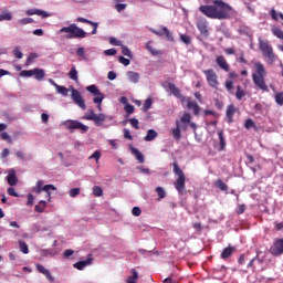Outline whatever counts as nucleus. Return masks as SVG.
<instances>
[{"label":"nucleus","mask_w":283,"mask_h":283,"mask_svg":"<svg viewBox=\"0 0 283 283\" xmlns=\"http://www.w3.org/2000/svg\"><path fill=\"white\" fill-rule=\"evenodd\" d=\"M214 187H217V189H220V191H229V186L224 184L222 179H217L214 181Z\"/></svg>","instance_id":"obj_29"},{"label":"nucleus","mask_w":283,"mask_h":283,"mask_svg":"<svg viewBox=\"0 0 283 283\" xmlns=\"http://www.w3.org/2000/svg\"><path fill=\"white\" fill-rule=\"evenodd\" d=\"M187 178L182 169L178 168V193L179 196H185L187 193V188H185V182Z\"/></svg>","instance_id":"obj_12"},{"label":"nucleus","mask_w":283,"mask_h":283,"mask_svg":"<svg viewBox=\"0 0 283 283\" xmlns=\"http://www.w3.org/2000/svg\"><path fill=\"white\" fill-rule=\"evenodd\" d=\"M7 192L9 196H13V198H19V192L12 187L8 188Z\"/></svg>","instance_id":"obj_59"},{"label":"nucleus","mask_w":283,"mask_h":283,"mask_svg":"<svg viewBox=\"0 0 283 283\" xmlns=\"http://www.w3.org/2000/svg\"><path fill=\"white\" fill-rule=\"evenodd\" d=\"M118 62L122 63V65H125V67H127V65H129V63H132V61H129V59H127V57H125L123 55H120L118 57Z\"/></svg>","instance_id":"obj_50"},{"label":"nucleus","mask_w":283,"mask_h":283,"mask_svg":"<svg viewBox=\"0 0 283 283\" xmlns=\"http://www.w3.org/2000/svg\"><path fill=\"white\" fill-rule=\"evenodd\" d=\"M234 115H235V106L233 104H231L227 108L228 123H233V116Z\"/></svg>","instance_id":"obj_26"},{"label":"nucleus","mask_w":283,"mask_h":283,"mask_svg":"<svg viewBox=\"0 0 283 283\" xmlns=\"http://www.w3.org/2000/svg\"><path fill=\"white\" fill-rule=\"evenodd\" d=\"M153 34H156L157 36H165L166 41H174V35H171V32L167 27H163L160 29H150Z\"/></svg>","instance_id":"obj_13"},{"label":"nucleus","mask_w":283,"mask_h":283,"mask_svg":"<svg viewBox=\"0 0 283 283\" xmlns=\"http://www.w3.org/2000/svg\"><path fill=\"white\" fill-rule=\"evenodd\" d=\"M86 90L90 92V94H93L95 96L93 98V103L97 105L98 112H103V101H105V94L101 93V90H98L97 85H90L86 87Z\"/></svg>","instance_id":"obj_6"},{"label":"nucleus","mask_w":283,"mask_h":283,"mask_svg":"<svg viewBox=\"0 0 283 283\" xmlns=\"http://www.w3.org/2000/svg\"><path fill=\"white\" fill-rule=\"evenodd\" d=\"M203 74H205L210 87L218 90V85L220 83L218 82V74L216 73V71H213V69H209V70L203 71Z\"/></svg>","instance_id":"obj_10"},{"label":"nucleus","mask_w":283,"mask_h":283,"mask_svg":"<svg viewBox=\"0 0 283 283\" xmlns=\"http://www.w3.org/2000/svg\"><path fill=\"white\" fill-rule=\"evenodd\" d=\"M189 127L195 130L198 129L196 123L191 122V114L185 113L180 118L179 129H184L186 132V129H189Z\"/></svg>","instance_id":"obj_9"},{"label":"nucleus","mask_w":283,"mask_h":283,"mask_svg":"<svg viewBox=\"0 0 283 283\" xmlns=\"http://www.w3.org/2000/svg\"><path fill=\"white\" fill-rule=\"evenodd\" d=\"M132 273L133 275L127 277L126 283H136V280L138 279V272L132 270Z\"/></svg>","instance_id":"obj_41"},{"label":"nucleus","mask_w":283,"mask_h":283,"mask_svg":"<svg viewBox=\"0 0 283 283\" xmlns=\"http://www.w3.org/2000/svg\"><path fill=\"white\" fill-rule=\"evenodd\" d=\"M18 244L21 253H24V255H28V253H30V248L28 247V243H25V241L19 240Z\"/></svg>","instance_id":"obj_30"},{"label":"nucleus","mask_w":283,"mask_h":283,"mask_svg":"<svg viewBox=\"0 0 283 283\" xmlns=\"http://www.w3.org/2000/svg\"><path fill=\"white\" fill-rule=\"evenodd\" d=\"M101 156H102V154H101V150H96L92 156H90L88 158H90V160H96V163H98V160H101Z\"/></svg>","instance_id":"obj_51"},{"label":"nucleus","mask_w":283,"mask_h":283,"mask_svg":"<svg viewBox=\"0 0 283 283\" xmlns=\"http://www.w3.org/2000/svg\"><path fill=\"white\" fill-rule=\"evenodd\" d=\"M233 253H235V248L229 245L228 248H226L222 253H221V260H229V258H231V255H233Z\"/></svg>","instance_id":"obj_20"},{"label":"nucleus","mask_w":283,"mask_h":283,"mask_svg":"<svg viewBox=\"0 0 283 283\" xmlns=\"http://www.w3.org/2000/svg\"><path fill=\"white\" fill-rule=\"evenodd\" d=\"M0 138H1L2 140H7L8 143H12V138H11L10 135H9L8 133H6V132H2V133L0 134Z\"/></svg>","instance_id":"obj_56"},{"label":"nucleus","mask_w":283,"mask_h":283,"mask_svg":"<svg viewBox=\"0 0 283 283\" xmlns=\"http://www.w3.org/2000/svg\"><path fill=\"white\" fill-rule=\"evenodd\" d=\"M93 196H95V198H101V196H103V188H101L99 186H94Z\"/></svg>","instance_id":"obj_40"},{"label":"nucleus","mask_w":283,"mask_h":283,"mask_svg":"<svg viewBox=\"0 0 283 283\" xmlns=\"http://www.w3.org/2000/svg\"><path fill=\"white\" fill-rule=\"evenodd\" d=\"M71 98L75 105H78L83 111L87 109V106L85 105V99H83V95H81V92L78 90L72 87L71 88Z\"/></svg>","instance_id":"obj_11"},{"label":"nucleus","mask_w":283,"mask_h":283,"mask_svg":"<svg viewBox=\"0 0 283 283\" xmlns=\"http://www.w3.org/2000/svg\"><path fill=\"white\" fill-rule=\"evenodd\" d=\"M76 21L78 23H87V25H92V28H93L92 34H96V32L98 30V22H94V21L85 19V18H77Z\"/></svg>","instance_id":"obj_18"},{"label":"nucleus","mask_w":283,"mask_h":283,"mask_svg":"<svg viewBox=\"0 0 283 283\" xmlns=\"http://www.w3.org/2000/svg\"><path fill=\"white\" fill-rule=\"evenodd\" d=\"M275 101L277 105H283V92L276 93L275 94Z\"/></svg>","instance_id":"obj_52"},{"label":"nucleus","mask_w":283,"mask_h":283,"mask_svg":"<svg viewBox=\"0 0 283 283\" xmlns=\"http://www.w3.org/2000/svg\"><path fill=\"white\" fill-rule=\"evenodd\" d=\"M254 67L256 72L252 74V81L254 85H256V87L263 92H269V86L266 85V82H264V77L266 76V69H264V64L256 62Z\"/></svg>","instance_id":"obj_2"},{"label":"nucleus","mask_w":283,"mask_h":283,"mask_svg":"<svg viewBox=\"0 0 283 283\" xmlns=\"http://www.w3.org/2000/svg\"><path fill=\"white\" fill-rule=\"evenodd\" d=\"M244 127H245V129H251L252 127H255V122H253V119L249 118L245 120Z\"/></svg>","instance_id":"obj_54"},{"label":"nucleus","mask_w":283,"mask_h":283,"mask_svg":"<svg viewBox=\"0 0 283 283\" xmlns=\"http://www.w3.org/2000/svg\"><path fill=\"white\" fill-rule=\"evenodd\" d=\"M69 78L71 81H78V71H76V66H73L69 73Z\"/></svg>","instance_id":"obj_36"},{"label":"nucleus","mask_w":283,"mask_h":283,"mask_svg":"<svg viewBox=\"0 0 283 283\" xmlns=\"http://www.w3.org/2000/svg\"><path fill=\"white\" fill-rule=\"evenodd\" d=\"M38 57H39V54H36V53H31V54L29 55V57L27 59L28 65L34 63V59H38Z\"/></svg>","instance_id":"obj_55"},{"label":"nucleus","mask_w":283,"mask_h":283,"mask_svg":"<svg viewBox=\"0 0 283 283\" xmlns=\"http://www.w3.org/2000/svg\"><path fill=\"white\" fill-rule=\"evenodd\" d=\"M35 269L39 271V273H42V275H45L49 282H54V276H52V274L50 273V270L45 269V266L41 264H35Z\"/></svg>","instance_id":"obj_17"},{"label":"nucleus","mask_w":283,"mask_h":283,"mask_svg":"<svg viewBox=\"0 0 283 283\" xmlns=\"http://www.w3.org/2000/svg\"><path fill=\"white\" fill-rule=\"evenodd\" d=\"M125 8H127V4L117 3L115 6V9L117 10V12H123V10H125Z\"/></svg>","instance_id":"obj_63"},{"label":"nucleus","mask_w":283,"mask_h":283,"mask_svg":"<svg viewBox=\"0 0 283 283\" xmlns=\"http://www.w3.org/2000/svg\"><path fill=\"white\" fill-rule=\"evenodd\" d=\"M188 109H192L195 116H200V106L196 102H188L187 104Z\"/></svg>","instance_id":"obj_27"},{"label":"nucleus","mask_w":283,"mask_h":283,"mask_svg":"<svg viewBox=\"0 0 283 283\" xmlns=\"http://www.w3.org/2000/svg\"><path fill=\"white\" fill-rule=\"evenodd\" d=\"M44 182L43 180H39L35 185V187L33 188L34 193H41V191H45L46 192V198H51V193L50 191H56V187H54V185H45L43 186Z\"/></svg>","instance_id":"obj_8"},{"label":"nucleus","mask_w":283,"mask_h":283,"mask_svg":"<svg viewBox=\"0 0 283 283\" xmlns=\"http://www.w3.org/2000/svg\"><path fill=\"white\" fill-rule=\"evenodd\" d=\"M55 90H56V93L62 94V96H67V94H70V90H67V87L65 86L55 85Z\"/></svg>","instance_id":"obj_35"},{"label":"nucleus","mask_w":283,"mask_h":283,"mask_svg":"<svg viewBox=\"0 0 283 283\" xmlns=\"http://www.w3.org/2000/svg\"><path fill=\"white\" fill-rule=\"evenodd\" d=\"M270 14L274 21H277V17H280V19H282V21H283V13H277V11H275V9H272L270 11Z\"/></svg>","instance_id":"obj_45"},{"label":"nucleus","mask_w":283,"mask_h":283,"mask_svg":"<svg viewBox=\"0 0 283 283\" xmlns=\"http://www.w3.org/2000/svg\"><path fill=\"white\" fill-rule=\"evenodd\" d=\"M197 28H198L200 34H202V36H209V24L207 23V21L199 20L197 22Z\"/></svg>","instance_id":"obj_15"},{"label":"nucleus","mask_w":283,"mask_h":283,"mask_svg":"<svg viewBox=\"0 0 283 283\" xmlns=\"http://www.w3.org/2000/svg\"><path fill=\"white\" fill-rule=\"evenodd\" d=\"M33 76L35 81H43L45 78V71L43 69H33Z\"/></svg>","instance_id":"obj_25"},{"label":"nucleus","mask_w":283,"mask_h":283,"mask_svg":"<svg viewBox=\"0 0 283 283\" xmlns=\"http://www.w3.org/2000/svg\"><path fill=\"white\" fill-rule=\"evenodd\" d=\"M76 55L85 59V48L81 46L76 50Z\"/></svg>","instance_id":"obj_61"},{"label":"nucleus","mask_w":283,"mask_h":283,"mask_svg":"<svg viewBox=\"0 0 283 283\" xmlns=\"http://www.w3.org/2000/svg\"><path fill=\"white\" fill-rule=\"evenodd\" d=\"M226 90H228V92H231V90H233V81H227L226 82Z\"/></svg>","instance_id":"obj_64"},{"label":"nucleus","mask_w":283,"mask_h":283,"mask_svg":"<svg viewBox=\"0 0 283 283\" xmlns=\"http://www.w3.org/2000/svg\"><path fill=\"white\" fill-rule=\"evenodd\" d=\"M259 50L262 52L263 56L270 61V63H274L275 59H277L275 53H273V46H271V43L262 40V38H259Z\"/></svg>","instance_id":"obj_4"},{"label":"nucleus","mask_w":283,"mask_h":283,"mask_svg":"<svg viewBox=\"0 0 283 283\" xmlns=\"http://www.w3.org/2000/svg\"><path fill=\"white\" fill-rule=\"evenodd\" d=\"M13 55L15 59H23V52H21V49L19 46H15L13 49Z\"/></svg>","instance_id":"obj_47"},{"label":"nucleus","mask_w":283,"mask_h":283,"mask_svg":"<svg viewBox=\"0 0 283 283\" xmlns=\"http://www.w3.org/2000/svg\"><path fill=\"white\" fill-rule=\"evenodd\" d=\"M156 138H158V133L155 129H149L144 137V140L146 143H151V140H156Z\"/></svg>","instance_id":"obj_23"},{"label":"nucleus","mask_w":283,"mask_h":283,"mask_svg":"<svg viewBox=\"0 0 283 283\" xmlns=\"http://www.w3.org/2000/svg\"><path fill=\"white\" fill-rule=\"evenodd\" d=\"M83 119L92 120L96 127H103V123L107 120V115L104 113L96 114L94 109H88V113L83 116Z\"/></svg>","instance_id":"obj_7"},{"label":"nucleus","mask_w":283,"mask_h":283,"mask_svg":"<svg viewBox=\"0 0 283 283\" xmlns=\"http://www.w3.org/2000/svg\"><path fill=\"white\" fill-rule=\"evenodd\" d=\"M127 77L130 81V83H138V81H140V74H138L134 71H128Z\"/></svg>","instance_id":"obj_28"},{"label":"nucleus","mask_w":283,"mask_h":283,"mask_svg":"<svg viewBox=\"0 0 283 283\" xmlns=\"http://www.w3.org/2000/svg\"><path fill=\"white\" fill-rule=\"evenodd\" d=\"M129 123L134 129H140V126L138 125V119L137 118H130Z\"/></svg>","instance_id":"obj_60"},{"label":"nucleus","mask_w":283,"mask_h":283,"mask_svg":"<svg viewBox=\"0 0 283 283\" xmlns=\"http://www.w3.org/2000/svg\"><path fill=\"white\" fill-rule=\"evenodd\" d=\"M0 19L1 21H12V14H10V12H6L0 14Z\"/></svg>","instance_id":"obj_53"},{"label":"nucleus","mask_w":283,"mask_h":283,"mask_svg":"<svg viewBox=\"0 0 283 283\" xmlns=\"http://www.w3.org/2000/svg\"><path fill=\"white\" fill-rule=\"evenodd\" d=\"M94 259H92V254H88L87 260L85 261H78L73 264L74 269H77V271H83L85 266H90L92 264Z\"/></svg>","instance_id":"obj_16"},{"label":"nucleus","mask_w":283,"mask_h":283,"mask_svg":"<svg viewBox=\"0 0 283 283\" xmlns=\"http://www.w3.org/2000/svg\"><path fill=\"white\" fill-rule=\"evenodd\" d=\"M80 195H81V188H72L69 191L70 198H76V196H80Z\"/></svg>","instance_id":"obj_43"},{"label":"nucleus","mask_w":283,"mask_h":283,"mask_svg":"<svg viewBox=\"0 0 283 283\" xmlns=\"http://www.w3.org/2000/svg\"><path fill=\"white\" fill-rule=\"evenodd\" d=\"M59 32L60 34H66L65 39H85L87 36V32L78 28L75 23L61 28Z\"/></svg>","instance_id":"obj_3"},{"label":"nucleus","mask_w":283,"mask_h":283,"mask_svg":"<svg viewBox=\"0 0 283 283\" xmlns=\"http://www.w3.org/2000/svg\"><path fill=\"white\" fill-rule=\"evenodd\" d=\"M35 14L38 17H42V19H48V17H50V13H48V11L41 9H35Z\"/></svg>","instance_id":"obj_44"},{"label":"nucleus","mask_w":283,"mask_h":283,"mask_svg":"<svg viewBox=\"0 0 283 283\" xmlns=\"http://www.w3.org/2000/svg\"><path fill=\"white\" fill-rule=\"evenodd\" d=\"M124 138L127 140H134V137L132 136V133L129 132V128H124Z\"/></svg>","instance_id":"obj_58"},{"label":"nucleus","mask_w":283,"mask_h":283,"mask_svg":"<svg viewBox=\"0 0 283 283\" xmlns=\"http://www.w3.org/2000/svg\"><path fill=\"white\" fill-rule=\"evenodd\" d=\"M45 207H48V202H45V200H41L34 209L38 213H43V211H45Z\"/></svg>","instance_id":"obj_33"},{"label":"nucleus","mask_w":283,"mask_h":283,"mask_svg":"<svg viewBox=\"0 0 283 283\" xmlns=\"http://www.w3.org/2000/svg\"><path fill=\"white\" fill-rule=\"evenodd\" d=\"M151 41H149L146 44V50H148L150 52V54H153V56H158V54H160V51H157L156 49H154V46L151 45Z\"/></svg>","instance_id":"obj_37"},{"label":"nucleus","mask_w":283,"mask_h":283,"mask_svg":"<svg viewBox=\"0 0 283 283\" xmlns=\"http://www.w3.org/2000/svg\"><path fill=\"white\" fill-rule=\"evenodd\" d=\"M180 40L186 45H189V43H191V36L187 35V34H180Z\"/></svg>","instance_id":"obj_48"},{"label":"nucleus","mask_w":283,"mask_h":283,"mask_svg":"<svg viewBox=\"0 0 283 283\" xmlns=\"http://www.w3.org/2000/svg\"><path fill=\"white\" fill-rule=\"evenodd\" d=\"M33 19L32 18H23L21 20H18V23H20V25H28V23H33Z\"/></svg>","instance_id":"obj_49"},{"label":"nucleus","mask_w":283,"mask_h":283,"mask_svg":"<svg viewBox=\"0 0 283 283\" xmlns=\"http://www.w3.org/2000/svg\"><path fill=\"white\" fill-rule=\"evenodd\" d=\"M7 180L10 187H15L17 182H19V179H17V175L14 172H10Z\"/></svg>","instance_id":"obj_31"},{"label":"nucleus","mask_w":283,"mask_h":283,"mask_svg":"<svg viewBox=\"0 0 283 283\" xmlns=\"http://www.w3.org/2000/svg\"><path fill=\"white\" fill-rule=\"evenodd\" d=\"M216 63L221 70H223V72H229V63H227V59H224V56H217Z\"/></svg>","instance_id":"obj_19"},{"label":"nucleus","mask_w":283,"mask_h":283,"mask_svg":"<svg viewBox=\"0 0 283 283\" xmlns=\"http://www.w3.org/2000/svg\"><path fill=\"white\" fill-rule=\"evenodd\" d=\"M244 96H247V93L242 90V86L238 85L237 92H235V98L238 101H242V98H244Z\"/></svg>","instance_id":"obj_34"},{"label":"nucleus","mask_w":283,"mask_h":283,"mask_svg":"<svg viewBox=\"0 0 283 283\" xmlns=\"http://www.w3.org/2000/svg\"><path fill=\"white\" fill-rule=\"evenodd\" d=\"M247 211V206L245 205H239L237 207V213L238 216H242V213H244Z\"/></svg>","instance_id":"obj_57"},{"label":"nucleus","mask_w":283,"mask_h":283,"mask_svg":"<svg viewBox=\"0 0 283 283\" xmlns=\"http://www.w3.org/2000/svg\"><path fill=\"white\" fill-rule=\"evenodd\" d=\"M132 213H133V216L138 217V216H140V213H143V210H140L139 207H134L132 210Z\"/></svg>","instance_id":"obj_62"},{"label":"nucleus","mask_w":283,"mask_h":283,"mask_svg":"<svg viewBox=\"0 0 283 283\" xmlns=\"http://www.w3.org/2000/svg\"><path fill=\"white\" fill-rule=\"evenodd\" d=\"M63 126L65 127V129H69V132H74V129H77L78 132H81V134H87V132H90V127L76 119H66L65 122H63Z\"/></svg>","instance_id":"obj_5"},{"label":"nucleus","mask_w":283,"mask_h":283,"mask_svg":"<svg viewBox=\"0 0 283 283\" xmlns=\"http://www.w3.org/2000/svg\"><path fill=\"white\" fill-rule=\"evenodd\" d=\"M218 136H219V151H224L227 149V142L224 139V130H218Z\"/></svg>","instance_id":"obj_22"},{"label":"nucleus","mask_w":283,"mask_h":283,"mask_svg":"<svg viewBox=\"0 0 283 283\" xmlns=\"http://www.w3.org/2000/svg\"><path fill=\"white\" fill-rule=\"evenodd\" d=\"M122 54H124V56H128V59H134L132 50H129V48H127L126 45H122Z\"/></svg>","instance_id":"obj_39"},{"label":"nucleus","mask_w":283,"mask_h":283,"mask_svg":"<svg viewBox=\"0 0 283 283\" xmlns=\"http://www.w3.org/2000/svg\"><path fill=\"white\" fill-rule=\"evenodd\" d=\"M130 151L133 156H135L136 160H138V163L140 164L145 163V156L143 155V153H140V150H138V148L130 146Z\"/></svg>","instance_id":"obj_21"},{"label":"nucleus","mask_w":283,"mask_h":283,"mask_svg":"<svg viewBox=\"0 0 283 283\" xmlns=\"http://www.w3.org/2000/svg\"><path fill=\"white\" fill-rule=\"evenodd\" d=\"M212 3L199 7V12L208 17V19L224 21L238 14L233 7L222 0H212Z\"/></svg>","instance_id":"obj_1"},{"label":"nucleus","mask_w":283,"mask_h":283,"mask_svg":"<svg viewBox=\"0 0 283 283\" xmlns=\"http://www.w3.org/2000/svg\"><path fill=\"white\" fill-rule=\"evenodd\" d=\"M164 87L167 90V92H169V95L171 96H178V87H176L175 84L172 83H166L164 84Z\"/></svg>","instance_id":"obj_24"},{"label":"nucleus","mask_w":283,"mask_h":283,"mask_svg":"<svg viewBox=\"0 0 283 283\" xmlns=\"http://www.w3.org/2000/svg\"><path fill=\"white\" fill-rule=\"evenodd\" d=\"M272 34H274V36H276V39H280L281 41H283V31L282 29L277 28V27H273L271 29Z\"/></svg>","instance_id":"obj_32"},{"label":"nucleus","mask_w":283,"mask_h":283,"mask_svg":"<svg viewBox=\"0 0 283 283\" xmlns=\"http://www.w3.org/2000/svg\"><path fill=\"white\" fill-rule=\"evenodd\" d=\"M156 193L158 195L159 199H163L167 196V192H165V188H163V187H157Z\"/></svg>","instance_id":"obj_46"},{"label":"nucleus","mask_w":283,"mask_h":283,"mask_svg":"<svg viewBox=\"0 0 283 283\" xmlns=\"http://www.w3.org/2000/svg\"><path fill=\"white\" fill-rule=\"evenodd\" d=\"M20 76L30 78V76H34V69L33 70H24L20 73Z\"/></svg>","instance_id":"obj_42"},{"label":"nucleus","mask_w":283,"mask_h":283,"mask_svg":"<svg viewBox=\"0 0 283 283\" xmlns=\"http://www.w3.org/2000/svg\"><path fill=\"white\" fill-rule=\"evenodd\" d=\"M153 103H154V101H153L151 98H147V99L144 102L143 112H149V109H151Z\"/></svg>","instance_id":"obj_38"},{"label":"nucleus","mask_w":283,"mask_h":283,"mask_svg":"<svg viewBox=\"0 0 283 283\" xmlns=\"http://www.w3.org/2000/svg\"><path fill=\"white\" fill-rule=\"evenodd\" d=\"M272 255H282L283 254V239H277L273 247L271 248Z\"/></svg>","instance_id":"obj_14"}]
</instances>
